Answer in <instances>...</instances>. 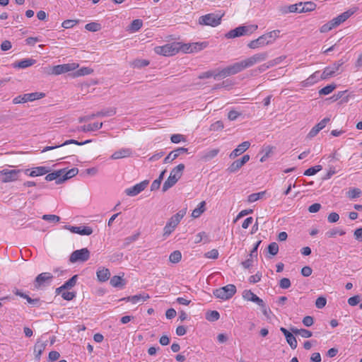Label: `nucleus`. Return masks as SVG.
Segmentation results:
<instances>
[{
    "mask_svg": "<svg viewBox=\"0 0 362 362\" xmlns=\"http://www.w3.org/2000/svg\"><path fill=\"white\" fill-rule=\"evenodd\" d=\"M279 30H273L264 34L256 40L250 41L247 46L250 49H257L273 43L279 37Z\"/></svg>",
    "mask_w": 362,
    "mask_h": 362,
    "instance_id": "nucleus-1",
    "label": "nucleus"
},
{
    "mask_svg": "<svg viewBox=\"0 0 362 362\" xmlns=\"http://www.w3.org/2000/svg\"><path fill=\"white\" fill-rule=\"evenodd\" d=\"M185 165L183 163H180L174 168H173L170 173L169 177L163 183L162 187L163 192H166L168 189H170L176 184V182L182 177Z\"/></svg>",
    "mask_w": 362,
    "mask_h": 362,
    "instance_id": "nucleus-2",
    "label": "nucleus"
},
{
    "mask_svg": "<svg viewBox=\"0 0 362 362\" xmlns=\"http://www.w3.org/2000/svg\"><path fill=\"white\" fill-rule=\"evenodd\" d=\"M257 25H243L239 26L233 30H230L226 34V37L228 39L235 38L237 37L246 35L252 33L257 29Z\"/></svg>",
    "mask_w": 362,
    "mask_h": 362,
    "instance_id": "nucleus-3",
    "label": "nucleus"
},
{
    "mask_svg": "<svg viewBox=\"0 0 362 362\" xmlns=\"http://www.w3.org/2000/svg\"><path fill=\"white\" fill-rule=\"evenodd\" d=\"M180 43L166 44L163 46L156 47L154 50L158 54L170 57L175 55L180 51Z\"/></svg>",
    "mask_w": 362,
    "mask_h": 362,
    "instance_id": "nucleus-4",
    "label": "nucleus"
},
{
    "mask_svg": "<svg viewBox=\"0 0 362 362\" xmlns=\"http://www.w3.org/2000/svg\"><path fill=\"white\" fill-rule=\"evenodd\" d=\"M185 210H182L177 212L175 215L171 217L163 229V236H168L175 230V227L180 223L181 219L185 214Z\"/></svg>",
    "mask_w": 362,
    "mask_h": 362,
    "instance_id": "nucleus-5",
    "label": "nucleus"
},
{
    "mask_svg": "<svg viewBox=\"0 0 362 362\" xmlns=\"http://www.w3.org/2000/svg\"><path fill=\"white\" fill-rule=\"evenodd\" d=\"M245 69H247V66L244 60H243L223 69L221 71H218V74H221V76L222 77H226L230 75L236 74Z\"/></svg>",
    "mask_w": 362,
    "mask_h": 362,
    "instance_id": "nucleus-6",
    "label": "nucleus"
},
{
    "mask_svg": "<svg viewBox=\"0 0 362 362\" xmlns=\"http://www.w3.org/2000/svg\"><path fill=\"white\" fill-rule=\"evenodd\" d=\"M236 292V287L233 284H228L214 291V295L222 300H227L233 297Z\"/></svg>",
    "mask_w": 362,
    "mask_h": 362,
    "instance_id": "nucleus-7",
    "label": "nucleus"
},
{
    "mask_svg": "<svg viewBox=\"0 0 362 362\" xmlns=\"http://www.w3.org/2000/svg\"><path fill=\"white\" fill-rule=\"evenodd\" d=\"M222 16L215 13H208L199 18V23L202 25L216 27L221 23Z\"/></svg>",
    "mask_w": 362,
    "mask_h": 362,
    "instance_id": "nucleus-8",
    "label": "nucleus"
},
{
    "mask_svg": "<svg viewBox=\"0 0 362 362\" xmlns=\"http://www.w3.org/2000/svg\"><path fill=\"white\" fill-rule=\"evenodd\" d=\"M45 96V93L35 92L31 93H25L21 95H18L13 99V104L25 103L27 102H32L36 100L43 98Z\"/></svg>",
    "mask_w": 362,
    "mask_h": 362,
    "instance_id": "nucleus-9",
    "label": "nucleus"
},
{
    "mask_svg": "<svg viewBox=\"0 0 362 362\" xmlns=\"http://www.w3.org/2000/svg\"><path fill=\"white\" fill-rule=\"evenodd\" d=\"M78 67V64H64L52 66L50 74L59 75L62 74L67 73L71 71H74Z\"/></svg>",
    "mask_w": 362,
    "mask_h": 362,
    "instance_id": "nucleus-10",
    "label": "nucleus"
},
{
    "mask_svg": "<svg viewBox=\"0 0 362 362\" xmlns=\"http://www.w3.org/2000/svg\"><path fill=\"white\" fill-rule=\"evenodd\" d=\"M90 257V252L87 248L76 250L74 251L69 257V261L72 263L76 262H85Z\"/></svg>",
    "mask_w": 362,
    "mask_h": 362,
    "instance_id": "nucleus-11",
    "label": "nucleus"
},
{
    "mask_svg": "<svg viewBox=\"0 0 362 362\" xmlns=\"http://www.w3.org/2000/svg\"><path fill=\"white\" fill-rule=\"evenodd\" d=\"M115 114H116V108L115 107H110L107 110H101V111L97 112L96 113H93V114L88 115V116L80 117L78 118V122L80 123H81L83 122L90 120L95 117L113 116Z\"/></svg>",
    "mask_w": 362,
    "mask_h": 362,
    "instance_id": "nucleus-12",
    "label": "nucleus"
},
{
    "mask_svg": "<svg viewBox=\"0 0 362 362\" xmlns=\"http://www.w3.org/2000/svg\"><path fill=\"white\" fill-rule=\"evenodd\" d=\"M250 157L248 154L244 155L241 158L234 160L226 169L229 173H234L238 171L247 162Z\"/></svg>",
    "mask_w": 362,
    "mask_h": 362,
    "instance_id": "nucleus-13",
    "label": "nucleus"
},
{
    "mask_svg": "<svg viewBox=\"0 0 362 362\" xmlns=\"http://www.w3.org/2000/svg\"><path fill=\"white\" fill-rule=\"evenodd\" d=\"M21 172V170L4 169L0 172L2 175L1 180L3 182H9L17 180Z\"/></svg>",
    "mask_w": 362,
    "mask_h": 362,
    "instance_id": "nucleus-14",
    "label": "nucleus"
},
{
    "mask_svg": "<svg viewBox=\"0 0 362 362\" xmlns=\"http://www.w3.org/2000/svg\"><path fill=\"white\" fill-rule=\"evenodd\" d=\"M53 279V275L49 272H43L40 274L35 279L34 286L36 288L45 286L50 283Z\"/></svg>",
    "mask_w": 362,
    "mask_h": 362,
    "instance_id": "nucleus-15",
    "label": "nucleus"
},
{
    "mask_svg": "<svg viewBox=\"0 0 362 362\" xmlns=\"http://www.w3.org/2000/svg\"><path fill=\"white\" fill-rule=\"evenodd\" d=\"M268 57V53L267 52H260L254 54L253 56L244 59L245 64L247 68L252 66L254 64L257 63L262 62L266 60Z\"/></svg>",
    "mask_w": 362,
    "mask_h": 362,
    "instance_id": "nucleus-16",
    "label": "nucleus"
},
{
    "mask_svg": "<svg viewBox=\"0 0 362 362\" xmlns=\"http://www.w3.org/2000/svg\"><path fill=\"white\" fill-rule=\"evenodd\" d=\"M149 181L146 180H144L133 187L125 189V193L128 196L134 197L142 192L148 185Z\"/></svg>",
    "mask_w": 362,
    "mask_h": 362,
    "instance_id": "nucleus-17",
    "label": "nucleus"
},
{
    "mask_svg": "<svg viewBox=\"0 0 362 362\" xmlns=\"http://www.w3.org/2000/svg\"><path fill=\"white\" fill-rule=\"evenodd\" d=\"M64 228L70 230L71 233L81 235H90L93 233V229L89 226H72L70 225H66Z\"/></svg>",
    "mask_w": 362,
    "mask_h": 362,
    "instance_id": "nucleus-18",
    "label": "nucleus"
},
{
    "mask_svg": "<svg viewBox=\"0 0 362 362\" xmlns=\"http://www.w3.org/2000/svg\"><path fill=\"white\" fill-rule=\"evenodd\" d=\"M91 141H92L91 140H86V141H83V142H79V141H76L75 139H69V140H66V141H64L62 144L55 145V146H46V147H45L43 148L42 152L44 153V152L48 151L54 150L55 148L63 147V146H64L66 145H69V144H76V145H78V146H83L84 144H89Z\"/></svg>",
    "mask_w": 362,
    "mask_h": 362,
    "instance_id": "nucleus-19",
    "label": "nucleus"
},
{
    "mask_svg": "<svg viewBox=\"0 0 362 362\" xmlns=\"http://www.w3.org/2000/svg\"><path fill=\"white\" fill-rule=\"evenodd\" d=\"M185 153H188V148L184 147L177 148L170 152V153L164 158L163 162L165 163H171L173 160L179 157L181 154Z\"/></svg>",
    "mask_w": 362,
    "mask_h": 362,
    "instance_id": "nucleus-20",
    "label": "nucleus"
},
{
    "mask_svg": "<svg viewBox=\"0 0 362 362\" xmlns=\"http://www.w3.org/2000/svg\"><path fill=\"white\" fill-rule=\"evenodd\" d=\"M250 146V143L249 141H244L239 144L236 148H235L230 154L229 158L230 159H234L238 156L243 153L246 151Z\"/></svg>",
    "mask_w": 362,
    "mask_h": 362,
    "instance_id": "nucleus-21",
    "label": "nucleus"
},
{
    "mask_svg": "<svg viewBox=\"0 0 362 362\" xmlns=\"http://www.w3.org/2000/svg\"><path fill=\"white\" fill-rule=\"evenodd\" d=\"M149 298V296L145 293H140L138 295L128 296L122 298L120 300H124L127 302H131L133 304L141 303Z\"/></svg>",
    "mask_w": 362,
    "mask_h": 362,
    "instance_id": "nucleus-22",
    "label": "nucleus"
},
{
    "mask_svg": "<svg viewBox=\"0 0 362 362\" xmlns=\"http://www.w3.org/2000/svg\"><path fill=\"white\" fill-rule=\"evenodd\" d=\"M354 13V11L348 10L341 14L339 15L337 17L333 18L332 20L334 25L336 27L339 26L341 23L346 21L351 15Z\"/></svg>",
    "mask_w": 362,
    "mask_h": 362,
    "instance_id": "nucleus-23",
    "label": "nucleus"
},
{
    "mask_svg": "<svg viewBox=\"0 0 362 362\" xmlns=\"http://www.w3.org/2000/svg\"><path fill=\"white\" fill-rule=\"evenodd\" d=\"M281 332L284 334L286 341L290 345L291 348L293 349H295L297 347V340L296 337L293 336V334L288 332L286 328L281 327L280 328Z\"/></svg>",
    "mask_w": 362,
    "mask_h": 362,
    "instance_id": "nucleus-24",
    "label": "nucleus"
},
{
    "mask_svg": "<svg viewBox=\"0 0 362 362\" xmlns=\"http://www.w3.org/2000/svg\"><path fill=\"white\" fill-rule=\"evenodd\" d=\"M243 298L248 301H252L257 305H261L263 300L257 296L253 292L250 290H245L243 293Z\"/></svg>",
    "mask_w": 362,
    "mask_h": 362,
    "instance_id": "nucleus-25",
    "label": "nucleus"
},
{
    "mask_svg": "<svg viewBox=\"0 0 362 362\" xmlns=\"http://www.w3.org/2000/svg\"><path fill=\"white\" fill-rule=\"evenodd\" d=\"M132 151L130 148H121L116 151L112 156L111 158L113 160L127 158L131 156Z\"/></svg>",
    "mask_w": 362,
    "mask_h": 362,
    "instance_id": "nucleus-26",
    "label": "nucleus"
},
{
    "mask_svg": "<svg viewBox=\"0 0 362 362\" xmlns=\"http://www.w3.org/2000/svg\"><path fill=\"white\" fill-rule=\"evenodd\" d=\"M103 127V122H95L93 124H89L87 125H83L82 127H78L77 128V131L88 132H94L101 129Z\"/></svg>",
    "mask_w": 362,
    "mask_h": 362,
    "instance_id": "nucleus-27",
    "label": "nucleus"
},
{
    "mask_svg": "<svg viewBox=\"0 0 362 362\" xmlns=\"http://www.w3.org/2000/svg\"><path fill=\"white\" fill-rule=\"evenodd\" d=\"M47 346L46 342H41L40 341H37L34 346V354H35V358L38 361L40 360V356L42 353L45 349V347Z\"/></svg>",
    "mask_w": 362,
    "mask_h": 362,
    "instance_id": "nucleus-28",
    "label": "nucleus"
},
{
    "mask_svg": "<svg viewBox=\"0 0 362 362\" xmlns=\"http://www.w3.org/2000/svg\"><path fill=\"white\" fill-rule=\"evenodd\" d=\"M78 169L76 168H71V169L69 170L68 171H66V173L64 172L62 175L61 180H57V184H61L63 182H64L65 180L74 177L75 175H76L78 174Z\"/></svg>",
    "mask_w": 362,
    "mask_h": 362,
    "instance_id": "nucleus-29",
    "label": "nucleus"
},
{
    "mask_svg": "<svg viewBox=\"0 0 362 362\" xmlns=\"http://www.w3.org/2000/svg\"><path fill=\"white\" fill-rule=\"evenodd\" d=\"M36 63V60L33 59H24L13 64V67L18 69H25L31 66Z\"/></svg>",
    "mask_w": 362,
    "mask_h": 362,
    "instance_id": "nucleus-30",
    "label": "nucleus"
},
{
    "mask_svg": "<svg viewBox=\"0 0 362 362\" xmlns=\"http://www.w3.org/2000/svg\"><path fill=\"white\" fill-rule=\"evenodd\" d=\"M50 171L49 168L45 166H40L33 168L30 173L28 174L29 176L31 177H35V176H40L43 175L47 173H48Z\"/></svg>",
    "mask_w": 362,
    "mask_h": 362,
    "instance_id": "nucleus-31",
    "label": "nucleus"
},
{
    "mask_svg": "<svg viewBox=\"0 0 362 362\" xmlns=\"http://www.w3.org/2000/svg\"><path fill=\"white\" fill-rule=\"evenodd\" d=\"M319 74H320V71H318L313 73L312 75H310L307 79H305L303 82V86H311V85L317 83L320 80H322L320 78V76Z\"/></svg>",
    "mask_w": 362,
    "mask_h": 362,
    "instance_id": "nucleus-32",
    "label": "nucleus"
},
{
    "mask_svg": "<svg viewBox=\"0 0 362 362\" xmlns=\"http://www.w3.org/2000/svg\"><path fill=\"white\" fill-rule=\"evenodd\" d=\"M218 153H219V149H218V148L211 149V150L203 153L200 159L204 162L209 161L210 160H211L212 158L216 157Z\"/></svg>",
    "mask_w": 362,
    "mask_h": 362,
    "instance_id": "nucleus-33",
    "label": "nucleus"
},
{
    "mask_svg": "<svg viewBox=\"0 0 362 362\" xmlns=\"http://www.w3.org/2000/svg\"><path fill=\"white\" fill-rule=\"evenodd\" d=\"M65 171L66 169H62L51 173H48L45 177V180L49 182L52 180L57 181V180H61L62 175Z\"/></svg>",
    "mask_w": 362,
    "mask_h": 362,
    "instance_id": "nucleus-34",
    "label": "nucleus"
},
{
    "mask_svg": "<svg viewBox=\"0 0 362 362\" xmlns=\"http://www.w3.org/2000/svg\"><path fill=\"white\" fill-rule=\"evenodd\" d=\"M110 276V272L108 269L102 268L98 270L97 277L100 281H106Z\"/></svg>",
    "mask_w": 362,
    "mask_h": 362,
    "instance_id": "nucleus-35",
    "label": "nucleus"
},
{
    "mask_svg": "<svg viewBox=\"0 0 362 362\" xmlns=\"http://www.w3.org/2000/svg\"><path fill=\"white\" fill-rule=\"evenodd\" d=\"M77 278V275L73 276L71 279L66 281L63 286L58 288V290H65L74 287L76 284Z\"/></svg>",
    "mask_w": 362,
    "mask_h": 362,
    "instance_id": "nucleus-36",
    "label": "nucleus"
},
{
    "mask_svg": "<svg viewBox=\"0 0 362 362\" xmlns=\"http://www.w3.org/2000/svg\"><path fill=\"white\" fill-rule=\"evenodd\" d=\"M143 25V22L140 19L134 20L128 27V30L131 32L138 31Z\"/></svg>",
    "mask_w": 362,
    "mask_h": 362,
    "instance_id": "nucleus-37",
    "label": "nucleus"
},
{
    "mask_svg": "<svg viewBox=\"0 0 362 362\" xmlns=\"http://www.w3.org/2000/svg\"><path fill=\"white\" fill-rule=\"evenodd\" d=\"M302 12L306 13L313 11L316 8V4L313 1L301 2Z\"/></svg>",
    "mask_w": 362,
    "mask_h": 362,
    "instance_id": "nucleus-38",
    "label": "nucleus"
},
{
    "mask_svg": "<svg viewBox=\"0 0 362 362\" xmlns=\"http://www.w3.org/2000/svg\"><path fill=\"white\" fill-rule=\"evenodd\" d=\"M208 45V42H193L191 43V49L192 52H197L201 51L206 48Z\"/></svg>",
    "mask_w": 362,
    "mask_h": 362,
    "instance_id": "nucleus-39",
    "label": "nucleus"
},
{
    "mask_svg": "<svg viewBox=\"0 0 362 362\" xmlns=\"http://www.w3.org/2000/svg\"><path fill=\"white\" fill-rule=\"evenodd\" d=\"M335 73L336 72H335V71H334V69H332V66H327V67L325 68L323 72L320 75V78L322 80L328 78L329 77L333 76Z\"/></svg>",
    "mask_w": 362,
    "mask_h": 362,
    "instance_id": "nucleus-40",
    "label": "nucleus"
},
{
    "mask_svg": "<svg viewBox=\"0 0 362 362\" xmlns=\"http://www.w3.org/2000/svg\"><path fill=\"white\" fill-rule=\"evenodd\" d=\"M93 72V70L89 67H82L74 73V76L78 77L81 76L89 75Z\"/></svg>",
    "mask_w": 362,
    "mask_h": 362,
    "instance_id": "nucleus-41",
    "label": "nucleus"
},
{
    "mask_svg": "<svg viewBox=\"0 0 362 362\" xmlns=\"http://www.w3.org/2000/svg\"><path fill=\"white\" fill-rule=\"evenodd\" d=\"M74 151L71 149H64L61 151L59 153H57V155L55 156V158L57 160H59L65 158L67 156H70L74 155Z\"/></svg>",
    "mask_w": 362,
    "mask_h": 362,
    "instance_id": "nucleus-42",
    "label": "nucleus"
},
{
    "mask_svg": "<svg viewBox=\"0 0 362 362\" xmlns=\"http://www.w3.org/2000/svg\"><path fill=\"white\" fill-rule=\"evenodd\" d=\"M266 191L259 192L258 193H254L248 196L247 202H255L261 199L265 195Z\"/></svg>",
    "mask_w": 362,
    "mask_h": 362,
    "instance_id": "nucleus-43",
    "label": "nucleus"
},
{
    "mask_svg": "<svg viewBox=\"0 0 362 362\" xmlns=\"http://www.w3.org/2000/svg\"><path fill=\"white\" fill-rule=\"evenodd\" d=\"M110 284L113 287H122L124 285L123 279L119 276H114L110 281Z\"/></svg>",
    "mask_w": 362,
    "mask_h": 362,
    "instance_id": "nucleus-44",
    "label": "nucleus"
},
{
    "mask_svg": "<svg viewBox=\"0 0 362 362\" xmlns=\"http://www.w3.org/2000/svg\"><path fill=\"white\" fill-rule=\"evenodd\" d=\"M336 87H337V86L334 83L327 85L319 90V94L320 95H328V94L331 93L336 88Z\"/></svg>",
    "mask_w": 362,
    "mask_h": 362,
    "instance_id": "nucleus-45",
    "label": "nucleus"
},
{
    "mask_svg": "<svg viewBox=\"0 0 362 362\" xmlns=\"http://www.w3.org/2000/svg\"><path fill=\"white\" fill-rule=\"evenodd\" d=\"M220 315L218 311L212 310L206 313V318L210 322H214L219 319Z\"/></svg>",
    "mask_w": 362,
    "mask_h": 362,
    "instance_id": "nucleus-46",
    "label": "nucleus"
},
{
    "mask_svg": "<svg viewBox=\"0 0 362 362\" xmlns=\"http://www.w3.org/2000/svg\"><path fill=\"white\" fill-rule=\"evenodd\" d=\"M85 28L87 30L90 31V32H97L101 29V25L98 23L91 22V23H87L85 25Z\"/></svg>",
    "mask_w": 362,
    "mask_h": 362,
    "instance_id": "nucleus-47",
    "label": "nucleus"
},
{
    "mask_svg": "<svg viewBox=\"0 0 362 362\" xmlns=\"http://www.w3.org/2000/svg\"><path fill=\"white\" fill-rule=\"evenodd\" d=\"M212 76L214 78H216L217 77L221 76V74H218V73H215V71H208L202 73L198 76V78L199 79H204V78H211Z\"/></svg>",
    "mask_w": 362,
    "mask_h": 362,
    "instance_id": "nucleus-48",
    "label": "nucleus"
},
{
    "mask_svg": "<svg viewBox=\"0 0 362 362\" xmlns=\"http://www.w3.org/2000/svg\"><path fill=\"white\" fill-rule=\"evenodd\" d=\"M182 258V254L179 250H175L172 252L169 257V260L172 263H177L180 261Z\"/></svg>",
    "mask_w": 362,
    "mask_h": 362,
    "instance_id": "nucleus-49",
    "label": "nucleus"
},
{
    "mask_svg": "<svg viewBox=\"0 0 362 362\" xmlns=\"http://www.w3.org/2000/svg\"><path fill=\"white\" fill-rule=\"evenodd\" d=\"M322 170V166L318 165H315L314 167H311L308 169H307L304 172V175L310 176L316 174L317 172L320 171Z\"/></svg>",
    "mask_w": 362,
    "mask_h": 362,
    "instance_id": "nucleus-50",
    "label": "nucleus"
},
{
    "mask_svg": "<svg viewBox=\"0 0 362 362\" xmlns=\"http://www.w3.org/2000/svg\"><path fill=\"white\" fill-rule=\"evenodd\" d=\"M347 197L351 199L359 197L361 194V190L358 188H354L347 192Z\"/></svg>",
    "mask_w": 362,
    "mask_h": 362,
    "instance_id": "nucleus-51",
    "label": "nucleus"
},
{
    "mask_svg": "<svg viewBox=\"0 0 362 362\" xmlns=\"http://www.w3.org/2000/svg\"><path fill=\"white\" fill-rule=\"evenodd\" d=\"M204 240L206 242H209V240L208 238V235L205 232H200L195 235L194 243H199Z\"/></svg>",
    "mask_w": 362,
    "mask_h": 362,
    "instance_id": "nucleus-52",
    "label": "nucleus"
},
{
    "mask_svg": "<svg viewBox=\"0 0 362 362\" xmlns=\"http://www.w3.org/2000/svg\"><path fill=\"white\" fill-rule=\"evenodd\" d=\"M205 205H199V206L192 211V216L194 218H198L204 211H205Z\"/></svg>",
    "mask_w": 362,
    "mask_h": 362,
    "instance_id": "nucleus-53",
    "label": "nucleus"
},
{
    "mask_svg": "<svg viewBox=\"0 0 362 362\" xmlns=\"http://www.w3.org/2000/svg\"><path fill=\"white\" fill-rule=\"evenodd\" d=\"M334 28H335V26L334 25L332 21H330L328 23H327L324 24L323 25H322L320 27V33H324L329 32V30H331Z\"/></svg>",
    "mask_w": 362,
    "mask_h": 362,
    "instance_id": "nucleus-54",
    "label": "nucleus"
},
{
    "mask_svg": "<svg viewBox=\"0 0 362 362\" xmlns=\"http://www.w3.org/2000/svg\"><path fill=\"white\" fill-rule=\"evenodd\" d=\"M139 235H140L139 233H136V234H134L133 235L127 237L124 240V246L126 247V246L130 245L132 243L136 241L138 239Z\"/></svg>",
    "mask_w": 362,
    "mask_h": 362,
    "instance_id": "nucleus-55",
    "label": "nucleus"
},
{
    "mask_svg": "<svg viewBox=\"0 0 362 362\" xmlns=\"http://www.w3.org/2000/svg\"><path fill=\"white\" fill-rule=\"evenodd\" d=\"M78 21L77 20H65L62 22V26L64 28L68 29L73 28L76 24H77Z\"/></svg>",
    "mask_w": 362,
    "mask_h": 362,
    "instance_id": "nucleus-56",
    "label": "nucleus"
},
{
    "mask_svg": "<svg viewBox=\"0 0 362 362\" xmlns=\"http://www.w3.org/2000/svg\"><path fill=\"white\" fill-rule=\"evenodd\" d=\"M268 252L272 255H276L279 252V245L277 243L275 242L270 243L268 246Z\"/></svg>",
    "mask_w": 362,
    "mask_h": 362,
    "instance_id": "nucleus-57",
    "label": "nucleus"
},
{
    "mask_svg": "<svg viewBox=\"0 0 362 362\" xmlns=\"http://www.w3.org/2000/svg\"><path fill=\"white\" fill-rule=\"evenodd\" d=\"M224 128V125L222 121L218 120L213 123L210 127L211 131H220Z\"/></svg>",
    "mask_w": 362,
    "mask_h": 362,
    "instance_id": "nucleus-58",
    "label": "nucleus"
},
{
    "mask_svg": "<svg viewBox=\"0 0 362 362\" xmlns=\"http://www.w3.org/2000/svg\"><path fill=\"white\" fill-rule=\"evenodd\" d=\"M149 64V62L146 59H136L134 61L133 65L136 68H142Z\"/></svg>",
    "mask_w": 362,
    "mask_h": 362,
    "instance_id": "nucleus-59",
    "label": "nucleus"
},
{
    "mask_svg": "<svg viewBox=\"0 0 362 362\" xmlns=\"http://www.w3.org/2000/svg\"><path fill=\"white\" fill-rule=\"evenodd\" d=\"M170 141L174 144H178L181 141H185V138L182 134H173L170 137Z\"/></svg>",
    "mask_w": 362,
    "mask_h": 362,
    "instance_id": "nucleus-60",
    "label": "nucleus"
},
{
    "mask_svg": "<svg viewBox=\"0 0 362 362\" xmlns=\"http://www.w3.org/2000/svg\"><path fill=\"white\" fill-rule=\"evenodd\" d=\"M279 286L283 289L288 288L291 286V281L288 278H283L280 280Z\"/></svg>",
    "mask_w": 362,
    "mask_h": 362,
    "instance_id": "nucleus-61",
    "label": "nucleus"
},
{
    "mask_svg": "<svg viewBox=\"0 0 362 362\" xmlns=\"http://www.w3.org/2000/svg\"><path fill=\"white\" fill-rule=\"evenodd\" d=\"M327 300L325 297L320 296L317 298L315 301V305L317 308H322L325 306Z\"/></svg>",
    "mask_w": 362,
    "mask_h": 362,
    "instance_id": "nucleus-62",
    "label": "nucleus"
},
{
    "mask_svg": "<svg viewBox=\"0 0 362 362\" xmlns=\"http://www.w3.org/2000/svg\"><path fill=\"white\" fill-rule=\"evenodd\" d=\"M42 219L49 221L58 222L60 220L59 216L52 214H46L42 216Z\"/></svg>",
    "mask_w": 362,
    "mask_h": 362,
    "instance_id": "nucleus-63",
    "label": "nucleus"
},
{
    "mask_svg": "<svg viewBox=\"0 0 362 362\" xmlns=\"http://www.w3.org/2000/svg\"><path fill=\"white\" fill-rule=\"evenodd\" d=\"M205 257L209 259H216L218 257V252L216 249H213L205 254Z\"/></svg>",
    "mask_w": 362,
    "mask_h": 362,
    "instance_id": "nucleus-64",
    "label": "nucleus"
}]
</instances>
